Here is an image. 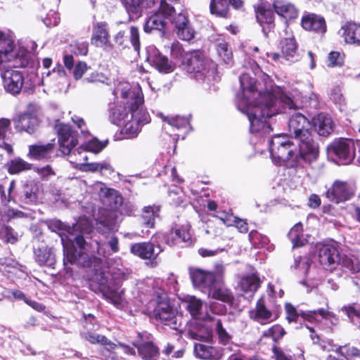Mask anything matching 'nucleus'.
<instances>
[{
  "label": "nucleus",
  "instance_id": "11",
  "mask_svg": "<svg viewBox=\"0 0 360 360\" xmlns=\"http://www.w3.org/2000/svg\"><path fill=\"white\" fill-rule=\"evenodd\" d=\"M214 317L206 314V318L195 321L188 330V335L193 340L210 342L212 340Z\"/></svg>",
  "mask_w": 360,
  "mask_h": 360
},
{
  "label": "nucleus",
  "instance_id": "28",
  "mask_svg": "<svg viewBox=\"0 0 360 360\" xmlns=\"http://www.w3.org/2000/svg\"><path fill=\"white\" fill-rule=\"evenodd\" d=\"M194 353L197 358L204 360H221L223 356L221 348L201 343L195 344Z\"/></svg>",
  "mask_w": 360,
  "mask_h": 360
},
{
  "label": "nucleus",
  "instance_id": "26",
  "mask_svg": "<svg viewBox=\"0 0 360 360\" xmlns=\"http://www.w3.org/2000/svg\"><path fill=\"white\" fill-rule=\"evenodd\" d=\"M256 18L262 28L266 37L270 31V4L266 1L260 0L255 7Z\"/></svg>",
  "mask_w": 360,
  "mask_h": 360
},
{
  "label": "nucleus",
  "instance_id": "64",
  "mask_svg": "<svg viewBox=\"0 0 360 360\" xmlns=\"http://www.w3.org/2000/svg\"><path fill=\"white\" fill-rule=\"evenodd\" d=\"M215 217L227 226L233 225V221H236V217L232 214L226 212H217Z\"/></svg>",
  "mask_w": 360,
  "mask_h": 360
},
{
  "label": "nucleus",
  "instance_id": "19",
  "mask_svg": "<svg viewBox=\"0 0 360 360\" xmlns=\"http://www.w3.org/2000/svg\"><path fill=\"white\" fill-rule=\"evenodd\" d=\"M278 48L281 51V54L274 53L272 56L274 60H276L281 57L290 62L297 60L298 44L294 37L282 39L280 41Z\"/></svg>",
  "mask_w": 360,
  "mask_h": 360
},
{
  "label": "nucleus",
  "instance_id": "24",
  "mask_svg": "<svg viewBox=\"0 0 360 360\" xmlns=\"http://www.w3.org/2000/svg\"><path fill=\"white\" fill-rule=\"evenodd\" d=\"M96 189L99 190V197L103 203L109 206L111 209L117 208L118 205L122 204V198L118 195L115 189L107 188L101 182L96 184Z\"/></svg>",
  "mask_w": 360,
  "mask_h": 360
},
{
  "label": "nucleus",
  "instance_id": "18",
  "mask_svg": "<svg viewBox=\"0 0 360 360\" xmlns=\"http://www.w3.org/2000/svg\"><path fill=\"white\" fill-rule=\"evenodd\" d=\"M41 83L54 90H61L68 84V78L63 67L58 65L54 68L52 72L49 71L46 76H43Z\"/></svg>",
  "mask_w": 360,
  "mask_h": 360
},
{
  "label": "nucleus",
  "instance_id": "27",
  "mask_svg": "<svg viewBox=\"0 0 360 360\" xmlns=\"http://www.w3.org/2000/svg\"><path fill=\"white\" fill-rule=\"evenodd\" d=\"M313 127L319 136L327 137L333 131L334 122L330 116L320 113L313 118Z\"/></svg>",
  "mask_w": 360,
  "mask_h": 360
},
{
  "label": "nucleus",
  "instance_id": "50",
  "mask_svg": "<svg viewBox=\"0 0 360 360\" xmlns=\"http://www.w3.org/2000/svg\"><path fill=\"white\" fill-rule=\"evenodd\" d=\"M30 169H31V164L19 158L12 160L8 163V172L10 174H18Z\"/></svg>",
  "mask_w": 360,
  "mask_h": 360
},
{
  "label": "nucleus",
  "instance_id": "3",
  "mask_svg": "<svg viewBox=\"0 0 360 360\" xmlns=\"http://www.w3.org/2000/svg\"><path fill=\"white\" fill-rule=\"evenodd\" d=\"M28 61L27 53L17 50L12 37L0 30V72L7 92L13 95L20 92L24 77L21 72L13 68H24Z\"/></svg>",
  "mask_w": 360,
  "mask_h": 360
},
{
  "label": "nucleus",
  "instance_id": "31",
  "mask_svg": "<svg viewBox=\"0 0 360 360\" xmlns=\"http://www.w3.org/2000/svg\"><path fill=\"white\" fill-rule=\"evenodd\" d=\"M53 149L54 143H52L30 145L29 146L27 156L30 159L36 160H49L51 158Z\"/></svg>",
  "mask_w": 360,
  "mask_h": 360
},
{
  "label": "nucleus",
  "instance_id": "56",
  "mask_svg": "<svg viewBox=\"0 0 360 360\" xmlns=\"http://www.w3.org/2000/svg\"><path fill=\"white\" fill-rule=\"evenodd\" d=\"M321 309L317 310H309V311H300L301 318L304 321H308L309 323H318L320 322L322 319L321 318L320 311Z\"/></svg>",
  "mask_w": 360,
  "mask_h": 360
},
{
  "label": "nucleus",
  "instance_id": "53",
  "mask_svg": "<svg viewBox=\"0 0 360 360\" xmlns=\"http://www.w3.org/2000/svg\"><path fill=\"white\" fill-rule=\"evenodd\" d=\"M217 51L219 56L225 63L229 64L231 62L233 57L232 51L229 48L226 42H219L217 46Z\"/></svg>",
  "mask_w": 360,
  "mask_h": 360
},
{
  "label": "nucleus",
  "instance_id": "25",
  "mask_svg": "<svg viewBox=\"0 0 360 360\" xmlns=\"http://www.w3.org/2000/svg\"><path fill=\"white\" fill-rule=\"evenodd\" d=\"M190 276L193 285L199 288H210L215 283V276L211 271L200 269L190 270Z\"/></svg>",
  "mask_w": 360,
  "mask_h": 360
},
{
  "label": "nucleus",
  "instance_id": "10",
  "mask_svg": "<svg viewBox=\"0 0 360 360\" xmlns=\"http://www.w3.org/2000/svg\"><path fill=\"white\" fill-rule=\"evenodd\" d=\"M175 12L174 8L169 4L165 0H160L159 10L150 15L144 25V31L151 32L153 30L164 31L166 22L165 19L172 20L173 14Z\"/></svg>",
  "mask_w": 360,
  "mask_h": 360
},
{
  "label": "nucleus",
  "instance_id": "49",
  "mask_svg": "<svg viewBox=\"0 0 360 360\" xmlns=\"http://www.w3.org/2000/svg\"><path fill=\"white\" fill-rule=\"evenodd\" d=\"M340 264L351 274H357L360 272V261L356 257H351L344 255L340 258Z\"/></svg>",
  "mask_w": 360,
  "mask_h": 360
},
{
  "label": "nucleus",
  "instance_id": "57",
  "mask_svg": "<svg viewBox=\"0 0 360 360\" xmlns=\"http://www.w3.org/2000/svg\"><path fill=\"white\" fill-rule=\"evenodd\" d=\"M285 311L286 314V319L288 323H297L298 319L301 317L300 311H297V309L291 303L287 302L285 304Z\"/></svg>",
  "mask_w": 360,
  "mask_h": 360
},
{
  "label": "nucleus",
  "instance_id": "23",
  "mask_svg": "<svg viewBox=\"0 0 360 360\" xmlns=\"http://www.w3.org/2000/svg\"><path fill=\"white\" fill-rule=\"evenodd\" d=\"M156 252L155 246L151 243H137L131 245L130 252L142 259H155L158 255L163 251L160 245L157 247Z\"/></svg>",
  "mask_w": 360,
  "mask_h": 360
},
{
  "label": "nucleus",
  "instance_id": "32",
  "mask_svg": "<svg viewBox=\"0 0 360 360\" xmlns=\"http://www.w3.org/2000/svg\"><path fill=\"white\" fill-rule=\"evenodd\" d=\"M275 12L285 20H291L298 17V9L291 3L285 0H275L272 4Z\"/></svg>",
  "mask_w": 360,
  "mask_h": 360
},
{
  "label": "nucleus",
  "instance_id": "59",
  "mask_svg": "<svg viewBox=\"0 0 360 360\" xmlns=\"http://www.w3.org/2000/svg\"><path fill=\"white\" fill-rule=\"evenodd\" d=\"M274 360H293V356L285 352L277 345L272 347Z\"/></svg>",
  "mask_w": 360,
  "mask_h": 360
},
{
  "label": "nucleus",
  "instance_id": "17",
  "mask_svg": "<svg viewBox=\"0 0 360 360\" xmlns=\"http://www.w3.org/2000/svg\"><path fill=\"white\" fill-rule=\"evenodd\" d=\"M146 60L158 71L163 73H169L174 70L175 65L163 56L154 46H149L146 49Z\"/></svg>",
  "mask_w": 360,
  "mask_h": 360
},
{
  "label": "nucleus",
  "instance_id": "43",
  "mask_svg": "<svg viewBox=\"0 0 360 360\" xmlns=\"http://www.w3.org/2000/svg\"><path fill=\"white\" fill-rule=\"evenodd\" d=\"M342 311L347 315L352 323L360 327V304L354 302L344 305L342 307Z\"/></svg>",
  "mask_w": 360,
  "mask_h": 360
},
{
  "label": "nucleus",
  "instance_id": "21",
  "mask_svg": "<svg viewBox=\"0 0 360 360\" xmlns=\"http://www.w3.org/2000/svg\"><path fill=\"white\" fill-rule=\"evenodd\" d=\"M172 22L174 24L176 35L180 39L190 41L194 38L195 31L185 13H179L173 18Z\"/></svg>",
  "mask_w": 360,
  "mask_h": 360
},
{
  "label": "nucleus",
  "instance_id": "42",
  "mask_svg": "<svg viewBox=\"0 0 360 360\" xmlns=\"http://www.w3.org/2000/svg\"><path fill=\"white\" fill-rule=\"evenodd\" d=\"M160 207L158 206H146L143 209L142 219L148 228H153L155 219L159 217Z\"/></svg>",
  "mask_w": 360,
  "mask_h": 360
},
{
  "label": "nucleus",
  "instance_id": "61",
  "mask_svg": "<svg viewBox=\"0 0 360 360\" xmlns=\"http://www.w3.org/2000/svg\"><path fill=\"white\" fill-rule=\"evenodd\" d=\"M286 334L284 328L281 325L276 324L271 326V339L274 344L278 345V342Z\"/></svg>",
  "mask_w": 360,
  "mask_h": 360
},
{
  "label": "nucleus",
  "instance_id": "35",
  "mask_svg": "<svg viewBox=\"0 0 360 360\" xmlns=\"http://www.w3.org/2000/svg\"><path fill=\"white\" fill-rule=\"evenodd\" d=\"M129 14H140L143 8L153 7L158 0H120Z\"/></svg>",
  "mask_w": 360,
  "mask_h": 360
},
{
  "label": "nucleus",
  "instance_id": "9",
  "mask_svg": "<svg viewBox=\"0 0 360 360\" xmlns=\"http://www.w3.org/2000/svg\"><path fill=\"white\" fill-rule=\"evenodd\" d=\"M328 153L335 157L339 164L349 165L355 157V147L352 139H335L327 147Z\"/></svg>",
  "mask_w": 360,
  "mask_h": 360
},
{
  "label": "nucleus",
  "instance_id": "22",
  "mask_svg": "<svg viewBox=\"0 0 360 360\" xmlns=\"http://www.w3.org/2000/svg\"><path fill=\"white\" fill-rule=\"evenodd\" d=\"M15 128L20 131L33 134L39 126L37 117L30 112H23L17 115L13 119Z\"/></svg>",
  "mask_w": 360,
  "mask_h": 360
},
{
  "label": "nucleus",
  "instance_id": "51",
  "mask_svg": "<svg viewBox=\"0 0 360 360\" xmlns=\"http://www.w3.org/2000/svg\"><path fill=\"white\" fill-rule=\"evenodd\" d=\"M95 243L98 254L103 257H107L111 253H115L119 251L118 239L114 236L110 237L107 243L108 245L110 248L111 252L105 251L99 242L95 241Z\"/></svg>",
  "mask_w": 360,
  "mask_h": 360
},
{
  "label": "nucleus",
  "instance_id": "8",
  "mask_svg": "<svg viewBox=\"0 0 360 360\" xmlns=\"http://www.w3.org/2000/svg\"><path fill=\"white\" fill-rule=\"evenodd\" d=\"M92 268L94 271V275L91 276V280L98 284L101 290L105 291V295L110 300V302L117 307H119L122 304V296L120 293L107 290L108 288V276L107 271L103 268V260L98 257H94L91 258V263L88 266Z\"/></svg>",
  "mask_w": 360,
  "mask_h": 360
},
{
  "label": "nucleus",
  "instance_id": "14",
  "mask_svg": "<svg viewBox=\"0 0 360 360\" xmlns=\"http://www.w3.org/2000/svg\"><path fill=\"white\" fill-rule=\"evenodd\" d=\"M354 195V190L347 181L336 180L326 192L328 200L335 204L349 200Z\"/></svg>",
  "mask_w": 360,
  "mask_h": 360
},
{
  "label": "nucleus",
  "instance_id": "44",
  "mask_svg": "<svg viewBox=\"0 0 360 360\" xmlns=\"http://www.w3.org/2000/svg\"><path fill=\"white\" fill-rule=\"evenodd\" d=\"M10 125L11 121L8 119H0V149L5 150L8 154H11L13 153L12 146L4 141V139L6 138Z\"/></svg>",
  "mask_w": 360,
  "mask_h": 360
},
{
  "label": "nucleus",
  "instance_id": "55",
  "mask_svg": "<svg viewBox=\"0 0 360 360\" xmlns=\"http://www.w3.org/2000/svg\"><path fill=\"white\" fill-rule=\"evenodd\" d=\"M108 143V141H100L96 138H94L85 144V149L94 153H98L107 146Z\"/></svg>",
  "mask_w": 360,
  "mask_h": 360
},
{
  "label": "nucleus",
  "instance_id": "47",
  "mask_svg": "<svg viewBox=\"0 0 360 360\" xmlns=\"http://www.w3.org/2000/svg\"><path fill=\"white\" fill-rule=\"evenodd\" d=\"M162 120L169 126L176 129H184V131L187 132L190 129L189 120L187 117L180 116L162 117Z\"/></svg>",
  "mask_w": 360,
  "mask_h": 360
},
{
  "label": "nucleus",
  "instance_id": "12",
  "mask_svg": "<svg viewBox=\"0 0 360 360\" xmlns=\"http://www.w3.org/2000/svg\"><path fill=\"white\" fill-rule=\"evenodd\" d=\"M60 150L63 155H70L77 144V134L70 127L63 123L56 124Z\"/></svg>",
  "mask_w": 360,
  "mask_h": 360
},
{
  "label": "nucleus",
  "instance_id": "29",
  "mask_svg": "<svg viewBox=\"0 0 360 360\" xmlns=\"http://www.w3.org/2000/svg\"><path fill=\"white\" fill-rule=\"evenodd\" d=\"M129 34L128 35L126 34L125 32L120 31L115 35V41L117 44L124 46L127 45V42L129 41L134 50L139 53L140 50V39L138 27L135 26L129 27Z\"/></svg>",
  "mask_w": 360,
  "mask_h": 360
},
{
  "label": "nucleus",
  "instance_id": "62",
  "mask_svg": "<svg viewBox=\"0 0 360 360\" xmlns=\"http://www.w3.org/2000/svg\"><path fill=\"white\" fill-rule=\"evenodd\" d=\"M171 54L175 58H182L183 63H185L186 53L184 52L181 45L178 41L172 44Z\"/></svg>",
  "mask_w": 360,
  "mask_h": 360
},
{
  "label": "nucleus",
  "instance_id": "41",
  "mask_svg": "<svg viewBox=\"0 0 360 360\" xmlns=\"http://www.w3.org/2000/svg\"><path fill=\"white\" fill-rule=\"evenodd\" d=\"M190 239L191 235L187 227H181L170 231L167 238V243L173 245L179 241L186 242Z\"/></svg>",
  "mask_w": 360,
  "mask_h": 360
},
{
  "label": "nucleus",
  "instance_id": "2",
  "mask_svg": "<svg viewBox=\"0 0 360 360\" xmlns=\"http://www.w3.org/2000/svg\"><path fill=\"white\" fill-rule=\"evenodd\" d=\"M124 100V107H117L111 112L112 122L122 127V133L128 138L137 136L143 125L150 120L148 113L143 109V94L139 84L120 83L115 89Z\"/></svg>",
  "mask_w": 360,
  "mask_h": 360
},
{
  "label": "nucleus",
  "instance_id": "16",
  "mask_svg": "<svg viewBox=\"0 0 360 360\" xmlns=\"http://www.w3.org/2000/svg\"><path fill=\"white\" fill-rule=\"evenodd\" d=\"M319 262L326 271H334L340 262L338 248L333 245H323L319 250Z\"/></svg>",
  "mask_w": 360,
  "mask_h": 360
},
{
  "label": "nucleus",
  "instance_id": "54",
  "mask_svg": "<svg viewBox=\"0 0 360 360\" xmlns=\"http://www.w3.org/2000/svg\"><path fill=\"white\" fill-rule=\"evenodd\" d=\"M214 327L215 328L219 342L224 345L228 344L231 339V336L223 328L220 319L214 317Z\"/></svg>",
  "mask_w": 360,
  "mask_h": 360
},
{
  "label": "nucleus",
  "instance_id": "15",
  "mask_svg": "<svg viewBox=\"0 0 360 360\" xmlns=\"http://www.w3.org/2000/svg\"><path fill=\"white\" fill-rule=\"evenodd\" d=\"M300 25L303 30L319 37H323L327 32L324 17L314 13L304 14L301 18Z\"/></svg>",
  "mask_w": 360,
  "mask_h": 360
},
{
  "label": "nucleus",
  "instance_id": "13",
  "mask_svg": "<svg viewBox=\"0 0 360 360\" xmlns=\"http://www.w3.org/2000/svg\"><path fill=\"white\" fill-rule=\"evenodd\" d=\"M271 117L282 113L286 108H297L293 100L279 86L271 85Z\"/></svg>",
  "mask_w": 360,
  "mask_h": 360
},
{
  "label": "nucleus",
  "instance_id": "33",
  "mask_svg": "<svg viewBox=\"0 0 360 360\" xmlns=\"http://www.w3.org/2000/svg\"><path fill=\"white\" fill-rule=\"evenodd\" d=\"M261 281L257 273L242 276L238 282V288L245 293H255L260 285Z\"/></svg>",
  "mask_w": 360,
  "mask_h": 360
},
{
  "label": "nucleus",
  "instance_id": "46",
  "mask_svg": "<svg viewBox=\"0 0 360 360\" xmlns=\"http://www.w3.org/2000/svg\"><path fill=\"white\" fill-rule=\"evenodd\" d=\"M210 12L218 17L227 18L229 4L226 0H211Z\"/></svg>",
  "mask_w": 360,
  "mask_h": 360
},
{
  "label": "nucleus",
  "instance_id": "7",
  "mask_svg": "<svg viewBox=\"0 0 360 360\" xmlns=\"http://www.w3.org/2000/svg\"><path fill=\"white\" fill-rule=\"evenodd\" d=\"M296 146L293 142L285 136L276 135L271 137V159L272 161L281 165L286 161L290 160V167H292V163L293 159L297 155H295ZM297 167H293L296 168Z\"/></svg>",
  "mask_w": 360,
  "mask_h": 360
},
{
  "label": "nucleus",
  "instance_id": "37",
  "mask_svg": "<svg viewBox=\"0 0 360 360\" xmlns=\"http://www.w3.org/2000/svg\"><path fill=\"white\" fill-rule=\"evenodd\" d=\"M133 345L138 349L139 355L143 360H157L159 355L158 349L150 341L146 342H133Z\"/></svg>",
  "mask_w": 360,
  "mask_h": 360
},
{
  "label": "nucleus",
  "instance_id": "1",
  "mask_svg": "<svg viewBox=\"0 0 360 360\" xmlns=\"http://www.w3.org/2000/svg\"><path fill=\"white\" fill-rule=\"evenodd\" d=\"M240 91L236 95L238 109L245 114L252 132L270 129V93L262 91L257 87L256 80L250 73L240 77Z\"/></svg>",
  "mask_w": 360,
  "mask_h": 360
},
{
  "label": "nucleus",
  "instance_id": "63",
  "mask_svg": "<svg viewBox=\"0 0 360 360\" xmlns=\"http://www.w3.org/2000/svg\"><path fill=\"white\" fill-rule=\"evenodd\" d=\"M319 312L321 314V318L328 321L333 326H337L339 323V318L334 313L323 308H321Z\"/></svg>",
  "mask_w": 360,
  "mask_h": 360
},
{
  "label": "nucleus",
  "instance_id": "34",
  "mask_svg": "<svg viewBox=\"0 0 360 360\" xmlns=\"http://www.w3.org/2000/svg\"><path fill=\"white\" fill-rule=\"evenodd\" d=\"M342 37L348 44L360 46V24L347 22L342 26Z\"/></svg>",
  "mask_w": 360,
  "mask_h": 360
},
{
  "label": "nucleus",
  "instance_id": "20",
  "mask_svg": "<svg viewBox=\"0 0 360 360\" xmlns=\"http://www.w3.org/2000/svg\"><path fill=\"white\" fill-rule=\"evenodd\" d=\"M153 314L157 320L161 321L165 325L171 328H177L176 312L167 301L159 302L154 309Z\"/></svg>",
  "mask_w": 360,
  "mask_h": 360
},
{
  "label": "nucleus",
  "instance_id": "48",
  "mask_svg": "<svg viewBox=\"0 0 360 360\" xmlns=\"http://www.w3.org/2000/svg\"><path fill=\"white\" fill-rule=\"evenodd\" d=\"M85 338L91 344H100L105 346L108 350L115 349L117 347L106 337L98 334L89 333L86 335Z\"/></svg>",
  "mask_w": 360,
  "mask_h": 360
},
{
  "label": "nucleus",
  "instance_id": "38",
  "mask_svg": "<svg viewBox=\"0 0 360 360\" xmlns=\"http://www.w3.org/2000/svg\"><path fill=\"white\" fill-rule=\"evenodd\" d=\"M184 303L186 309L195 321H200L203 318H206V314L203 315L202 313V302L201 300L194 296H188L185 298Z\"/></svg>",
  "mask_w": 360,
  "mask_h": 360
},
{
  "label": "nucleus",
  "instance_id": "45",
  "mask_svg": "<svg viewBox=\"0 0 360 360\" xmlns=\"http://www.w3.org/2000/svg\"><path fill=\"white\" fill-rule=\"evenodd\" d=\"M83 170L92 172H98L102 174H108L113 172L112 167L106 161L87 163L83 166Z\"/></svg>",
  "mask_w": 360,
  "mask_h": 360
},
{
  "label": "nucleus",
  "instance_id": "6",
  "mask_svg": "<svg viewBox=\"0 0 360 360\" xmlns=\"http://www.w3.org/2000/svg\"><path fill=\"white\" fill-rule=\"evenodd\" d=\"M185 63L188 72H193L196 79L213 77L217 71V65L210 59L205 58L199 51L186 53Z\"/></svg>",
  "mask_w": 360,
  "mask_h": 360
},
{
  "label": "nucleus",
  "instance_id": "4",
  "mask_svg": "<svg viewBox=\"0 0 360 360\" xmlns=\"http://www.w3.org/2000/svg\"><path fill=\"white\" fill-rule=\"evenodd\" d=\"M52 231H66L59 233L64 251V263L76 264L82 266H89L91 258L87 253L82 252L86 241L84 235L89 233L91 230L90 221L86 217H81L72 228L60 220H51L48 224Z\"/></svg>",
  "mask_w": 360,
  "mask_h": 360
},
{
  "label": "nucleus",
  "instance_id": "58",
  "mask_svg": "<svg viewBox=\"0 0 360 360\" xmlns=\"http://www.w3.org/2000/svg\"><path fill=\"white\" fill-rule=\"evenodd\" d=\"M0 236L7 243H15L18 240V234L10 226H4L0 230Z\"/></svg>",
  "mask_w": 360,
  "mask_h": 360
},
{
  "label": "nucleus",
  "instance_id": "36",
  "mask_svg": "<svg viewBox=\"0 0 360 360\" xmlns=\"http://www.w3.org/2000/svg\"><path fill=\"white\" fill-rule=\"evenodd\" d=\"M209 296L212 299L230 303L233 300L232 292L223 284L214 283L209 290Z\"/></svg>",
  "mask_w": 360,
  "mask_h": 360
},
{
  "label": "nucleus",
  "instance_id": "39",
  "mask_svg": "<svg viewBox=\"0 0 360 360\" xmlns=\"http://www.w3.org/2000/svg\"><path fill=\"white\" fill-rule=\"evenodd\" d=\"M250 316L261 324H265L269 322L270 312L266 308L263 298H260L257 302L255 309L250 311Z\"/></svg>",
  "mask_w": 360,
  "mask_h": 360
},
{
  "label": "nucleus",
  "instance_id": "60",
  "mask_svg": "<svg viewBox=\"0 0 360 360\" xmlns=\"http://www.w3.org/2000/svg\"><path fill=\"white\" fill-rule=\"evenodd\" d=\"M90 69V67L87 65V64L85 62L83 61H79L76 63L72 75L74 78L76 80L80 79L84 74Z\"/></svg>",
  "mask_w": 360,
  "mask_h": 360
},
{
  "label": "nucleus",
  "instance_id": "40",
  "mask_svg": "<svg viewBox=\"0 0 360 360\" xmlns=\"http://www.w3.org/2000/svg\"><path fill=\"white\" fill-rule=\"evenodd\" d=\"M36 261L40 265L51 266L55 263V255L47 247H42L34 251Z\"/></svg>",
  "mask_w": 360,
  "mask_h": 360
},
{
  "label": "nucleus",
  "instance_id": "30",
  "mask_svg": "<svg viewBox=\"0 0 360 360\" xmlns=\"http://www.w3.org/2000/svg\"><path fill=\"white\" fill-rule=\"evenodd\" d=\"M91 42L96 47H103L109 44V32L107 23L100 22L94 24Z\"/></svg>",
  "mask_w": 360,
  "mask_h": 360
},
{
  "label": "nucleus",
  "instance_id": "5",
  "mask_svg": "<svg viewBox=\"0 0 360 360\" xmlns=\"http://www.w3.org/2000/svg\"><path fill=\"white\" fill-rule=\"evenodd\" d=\"M290 134L299 141V153L293 159L292 166H302V162L311 163L319 155V148L312 137V122L304 115L296 112L288 121Z\"/></svg>",
  "mask_w": 360,
  "mask_h": 360
},
{
  "label": "nucleus",
  "instance_id": "52",
  "mask_svg": "<svg viewBox=\"0 0 360 360\" xmlns=\"http://www.w3.org/2000/svg\"><path fill=\"white\" fill-rule=\"evenodd\" d=\"M345 55L339 51H330L328 56L327 66L329 68L342 67L345 63Z\"/></svg>",
  "mask_w": 360,
  "mask_h": 360
}]
</instances>
